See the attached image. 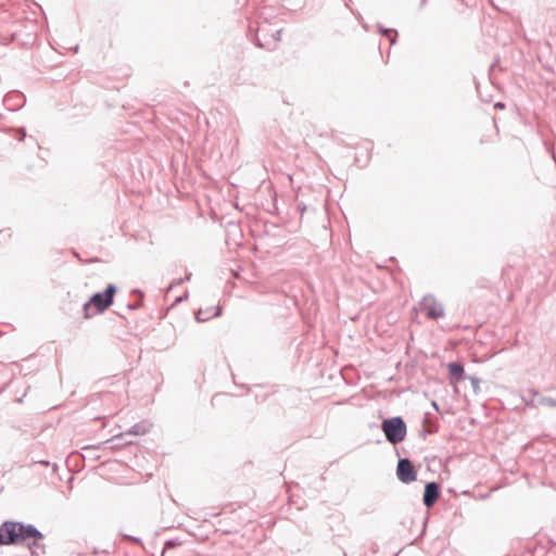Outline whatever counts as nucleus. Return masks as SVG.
<instances>
[{
    "instance_id": "1",
    "label": "nucleus",
    "mask_w": 556,
    "mask_h": 556,
    "mask_svg": "<svg viewBox=\"0 0 556 556\" xmlns=\"http://www.w3.org/2000/svg\"><path fill=\"white\" fill-rule=\"evenodd\" d=\"M28 539L35 542L41 539V534L30 526H23L18 522H4L0 527V544H17Z\"/></svg>"
},
{
    "instance_id": "7",
    "label": "nucleus",
    "mask_w": 556,
    "mask_h": 556,
    "mask_svg": "<svg viewBox=\"0 0 556 556\" xmlns=\"http://www.w3.org/2000/svg\"><path fill=\"white\" fill-rule=\"evenodd\" d=\"M448 376L451 384H456L464 379V367L458 363L447 364Z\"/></svg>"
},
{
    "instance_id": "3",
    "label": "nucleus",
    "mask_w": 556,
    "mask_h": 556,
    "mask_svg": "<svg viewBox=\"0 0 556 556\" xmlns=\"http://www.w3.org/2000/svg\"><path fill=\"white\" fill-rule=\"evenodd\" d=\"M382 430L388 441L393 444L402 442L406 435V425L401 417L386 419L382 422Z\"/></svg>"
},
{
    "instance_id": "2",
    "label": "nucleus",
    "mask_w": 556,
    "mask_h": 556,
    "mask_svg": "<svg viewBox=\"0 0 556 556\" xmlns=\"http://www.w3.org/2000/svg\"><path fill=\"white\" fill-rule=\"evenodd\" d=\"M116 289L113 285H109L105 292L96 293L91 296L89 302L84 305V318L88 319L97 314L104 312L113 303V298Z\"/></svg>"
},
{
    "instance_id": "8",
    "label": "nucleus",
    "mask_w": 556,
    "mask_h": 556,
    "mask_svg": "<svg viewBox=\"0 0 556 556\" xmlns=\"http://www.w3.org/2000/svg\"><path fill=\"white\" fill-rule=\"evenodd\" d=\"M495 106H496V108H500V109H503V108H504V105H503V104H501V103H496V104H495Z\"/></svg>"
},
{
    "instance_id": "4",
    "label": "nucleus",
    "mask_w": 556,
    "mask_h": 556,
    "mask_svg": "<svg viewBox=\"0 0 556 556\" xmlns=\"http://www.w3.org/2000/svg\"><path fill=\"white\" fill-rule=\"evenodd\" d=\"M418 305L419 311L432 320L442 318L445 314L443 304L432 294L425 295Z\"/></svg>"
},
{
    "instance_id": "6",
    "label": "nucleus",
    "mask_w": 556,
    "mask_h": 556,
    "mask_svg": "<svg viewBox=\"0 0 556 556\" xmlns=\"http://www.w3.org/2000/svg\"><path fill=\"white\" fill-rule=\"evenodd\" d=\"M439 485L435 482H429L425 486L424 503L431 507L439 498Z\"/></svg>"
},
{
    "instance_id": "5",
    "label": "nucleus",
    "mask_w": 556,
    "mask_h": 556,
    "mask_svg": "<svg viewBox=\"0 0 556 556\" xmlns=\"http://www.w3.org/2000/svg\"><path fill=\"white\" fill-rule=\"evenodd\" d=\"M396 473L397 478L404 483L413 482L417 478L414 465L409 459L406 458L399 460Z\"/></svg>"
}]
</instances>
